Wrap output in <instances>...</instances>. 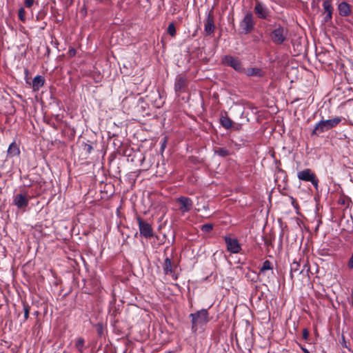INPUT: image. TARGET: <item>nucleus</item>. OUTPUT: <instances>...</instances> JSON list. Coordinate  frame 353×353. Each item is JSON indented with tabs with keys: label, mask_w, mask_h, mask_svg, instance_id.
<instances>
[{
	"label": "nucleus",
	"mask_w": 353,
	"mask_h": 353,
	"mask_svg": "<svg viewBox=\"0 0 353 353\" xmlns=\"http://www.w3.org/2000/svg\"><path fill=\"white\" fill-rule=\"evenodd\" d=\"M341 121L342 117H336L327 120H321L316 123L312 134L319 136L320 134L336 127Z\"/></svg>",
	"instance_id": "obj_1"
},
{
	"label": "nucleus",
	"mask_w": 353,
	"mask_h": 353,
	"mask_svg": "<svg viewBox=\"0 0 353 353\" xmlns=\"http://www.w3.org/2000/svg\"><path fill=\"white\" fill-rule=\"evenodd\" d=\"M190 317L192 319V330L193 332H196L199 327H201L210 321L208 312L205 309L190 314Z\"/></svg>",
	"instance_id": "obj_2"
},
{
	"label": "nucleus",
	"mask_w": 353,
	"mask_h": 353,
	"mask_svg": "<svg viewBox=\"0 0 353 353\" xmlns=\"http://www.w3.org/2000/svg\"><path fill=\"white\" fill-rule=\"evenodd\" d=\"M288 30L279 24L275 26L274 28L271 31L270 37L275 45H281L288 41Z\"/></svg>",
	"instance_id": "obj_3"
},
{
	"label": "nucleus",
	"mask_w": 353,
	"mask_h": 353,
	"mask_svg": "<svg viewBox=\"0 0 353 353\" xmlns=\"http://www.w3.org/2000/svg\"><path fill=\"white\" fill-rule=\"evenodd\" d=\"M297 177L301 181L311 182V183L314 185L315 189L318 190L319 179L316 177L315 173L312 172L310 169L307 168L298 172Z\"/></svg>",
	"instance_id": "obj_4"
},
{
	"label": "nucleus",
	"mask_w": 353,
	"mask_h": 353,
	"mask_svg": "<svg viewBox=\"0 0 353 353\" xmlns=\"http://www.w3.org/2000/svg\"><path fill=\"white\" fill-rule=\"evenodd\" d=\"M254 28V17L251 12H248L240 22V28L242 33L247 34L250 33Z\"/></svg>",
	"instance_id": "obj_5"
},
{
	"label": "nucleus",
	"mask_w": 353,
	"mask_h": 353,
	"mask_svg": "<svg viewBox=\"0 0 353 353\" xmlns=\"http://www.w3.org/2000/svg\"><path fill=\"white\" fill-rule=\"evenodd\" d=\"M254 10L257 17L261 19L268 20L271 16V12L267 6L257 0L255 1Z\"/></svg>",
	"instance_id": "obj_6"
},
{
	"label": "nucleus",
	"mask_w": 353,
	"mask_h": 353,
	"mask_svg": "<svg viewBox=\"0 0 353 353\" xmlns=\"http://www.w3.org/2000/svg\"><path fill=\"white\" fill-rule=\"evenodd\" d=\"M30 196L26 191L15 194L13 196V204L19 209L25 208L28 206Z\"/></svg>",
	"instance_id": "obj_7"
},
{
	"label": "nucleus",
	"mask_w": 353,
	"mask_h": 353,
	"mask_svg": "<svg viewBox=\"0 0 353 353\" xmlns=\"http://www.w3.org/2000/svg\"><path fill=\"white\" fill-rule=\"evenodd\" d=\"M227 250L232 254H238L241 251V246L236 238L230 236L224 237Z\"/></svg>",
	"instance_id": "obj_8"
},
{
	"label": "nucleus",
	"mask_w": 353,
	"mask_h": 353,
	"mask_svg": "<svg viewBox=\"0 0 353 353\" xmlns=\"http://www.w3.org/2000/svg\"><path fill=\"white\" fill-rule=\"evenodd\" d=\"M222 61L225 65L232 67L239 72H243V68L242 66L241 62L238 58L227 55L223 58Z\"/></svg>",
	"instance_id": "obj_9"
},
{
	"label": "nucleus",
	"mask_w": 353,
	"mask_h": 353,
	"mask_svg": "<svg viewBox=\"0 0 353 353\" xmlns=\"http://www.w3.org/2000/svg\"><path fill=\"white\" fill-rule=\"evenodd\" d=\"M137 222L141 236L147 239L153 236V230L150 223L143 221L140 217H137Z\"/></svg>",
	"instance_id": "obj_10"
},
{
	"label": "nucleus",
	"mask_w": 353,
	"mask_h": 353,
	"mask_svg": "<svg viewBox=\"0 0 353 353\" xmlns=\"http://www.w3.org/2000/svg\"><path fill=\"white\" fill-rule=\"evenodd\" d=\"M176 202L179 205V210L182 214L190 212L193 207V201L189 197L180 196L176 199Z\"/></svg>",
	"instance_id": "obj_11"
},
{
	"label": "nucleus",
	"mask_w": 353,
	"mask_h": 353,
	"mask_svg": "<svg viewBox=\"0 0 353 353\" xmlns=\"http://www.w3.org/2000/svg\"><path fill=\"white\" fill-rule=\"evenodd\" d=\"M188 80L185 74H178L174 82V90L176 92H182L188 86Z\"/></svg>",
	"instance_id": "obj_12"
},
{
	"label": "nucleus",
	"mask_w": 353,
	"mask_h": 353,
	"mask_svg": "<svg viewBox=\"0 0 353 353\" xmlns=\"http://www.w3.org/2000/svg\"><path fill=\"white\" fill-rule=\"evenodd\" d=\"M214 17L212 14L210 12L204 21V32L205 34L210 35L214 32Z\"/></svg>",
	"instance_id": "obj_13"
},
{
	"label": "nucleus",
	"mask_w": 353,
	"mask_h": 353,
	"mask_svg": "<svg viewBox=\"0 0 353 353\" xmlns=\"http://www.w3.org/2000/svg\"><path fill=\"white\" fill-rule=\"evenodd\" d=\"M7 152L9 157H18L21 153L19 145L14 141L10 144Z\"/></svg>",
	"instance_id": "obj_14"
},
{
	"label": "nucleus",
	"mask_w": 353,
	"mask_h": 353,
	"mask_svg": "<svg viewBox=\"0 0 353 353\" xmlns=\"http://www.w3.org/2000/svg\"><path fill=\"white\" fill-rule=\"evenodd\" d=\"M45 83L44 78L41 75L36 76L32 80V89L34 91L39 90L43 86Z\"/></svg>",
	"instance_id": "obj_15"
},
{
	"label": "nucleus",
	"mask_w": 353,
	"mask_h": 353,
	"mask_svg": "<svg viewBox=\"0 0 353 353\" xmlns=\"http://www.w3.org/2000/svg\"><path fill=\"white\" fill-rule=\"evenodd\" d=\"M243 72L249 77H261L263 74L261 70L257 68H243Z\"/></svg>",
	"instance_id": "obj_16"
},
{
	"label": "nucleus",
	"mask_w": 353,
	"mask_h": 353,
	"mask_svg": "<svg viewBox=\"0 0 353 353\" xmlns=\"http://www.w3.org/2000/svg\"><path fill=\"white\" fill-rule=\"evenodd\" d=\"M338 9L340 15L343 17L349 15L351 12L350 7L346 2H341L339 3Z\"/></svg>",
	"instance_id": "obj_17"
},
{
	"label": "nucleus",
	"mask_w": 353,
	"mask_h": 353,
	"mask_svg": "<svg viewBox=\"0 0 353 353\" xmlns=\"http://www.w3.org/2000/svg\"><path fill=\"white\" fill-rule=\"evenodd\" d=\"M340 343L343 353H353V350L350 347V343L346 341L345 336L343 335L341 337V341H340Z\"/></svg>",
	"instance_id": "obj_18"
},
{
	"label": "nucleus",
	"mask_w": 353,
	"mask_h": 353,
	"mask_svg": "<svg viewBox=\"0 0 353 353\" xmlns=\"http://www.w3.org/2000/svg\"><path fill=\"white\" fill-rule=\"evenodd\" d=\"M163 272L165 274H172L173 270L172 268V262L171 260L166 257L164 260V263L163 265Z\"/></svg>",
	"instance_id": "obj_19"
},
{
	"label": "nucleus",
	"mask_w": 353,
	"mask_h": 353,
	"mask_svg": "<svg viewBox=\"0 0 353 353\" xmlns=\"http://www.w3.org/2000/svg\"><path fill=\"white\" fill-rule=\"evenodd\" d=\"M220 122L223 127L225 129H229L232 126V121L228 116H222L220 118Z\"/></svg>",
	"instance_id": "obj_20"
},
{
	"label": "nucleus",
	"mask_w": 353,
	"mask_h": 353,
	"mask_svg": "<svg viewBox=\"0 0 353 353\" xmlns=\"http://www.w3.org/2000/svg\"><path fill=\"white\" fill-rule=\"evenodd\" d=\"M271 270H272V264L270 261L266 260L263 262L259 272L260 274H264L265 271Z\"/></svg>",
	"instance_id": "obj_21"
},
{
	"label": "nucleus",
	"mask_w": 353,
	"mask_h": 353,
	"mask_svg": "<svg viewBox=\"0 0 353 353\" xmlns=\"http://www.w3.org/2000/svg\"><path fill=\"white\" fill-rule=\"evenodd\" d=\"M214 152L217 155L222 157H225L230 155V154L229 150L225 148H219L215 150Z\"/></svg>",
	"instance_id": "obj_22"
},
{
	"label": "nucleus",
	"mask_w": 353,
	"mask_h": 353,
	"mask_svg": "<svg viewBox=\"0 0 353 353\" xmlns=\"http://www.w3.org/2000/svg\"><path fill=\"white\" fill-rule=\"evenodd\" d=\"M323 6L325 13H332L333 8L330 0H325L323 3Z\"/></svg>",
	"instance_id": "obj_23"
},
{
	"label": "nucleus",
	"mask_w": 353,
	"mask_h": 353,
	"mask_svg": "<svg viewBox=\"0 0 353 353\" xmlns=\"http://www.w3.org/2000/svg\"><path fill=\"white\" fill-rule=\"evenodd\" d=\"M300 265L298 262L294 261L290 264V276L292 279L294 272L299 270Z\"/></svg>",
	"instance_id": "obj_24"
},
{
	"label": "nucleus",
	"mask_w": 353,
	"mask_h": 353,
	"mask_svg": "<svg viewBox=\"0 0 353 353\" xmlns=\"http://www.w3.org/2000/svg\"><path fill=\"white\" fill-rule=\"evenodd\" d=\"M84 343H85L84 339L82 338H79L76 341L75 346L77 348V350H79V352L81 353L83 352Z\"/></svg>",
	"instance_id": "obj_25"
},
{
	"label": "nucleus",
	"mask_w": 353,
	"mask_h": 353,
	"mask_svg": "<svg viewBox=\"0 0 353 353\" xmlns=\"http://www.w3.org/2000/svg\"><path fill=\"white\" fill-rule=\"evenodd\" d=\"M168 32L170 36L174 37L176 35V28L173 23H170L168 27Z\"/></svg>",
	"instance_id": "obj_26"
},
{
	"label": "nucleus",
	"mask_w": 353,
	"mask_h": 353,
	"mask_svg": "<svg viewBox=\"0 0 353 353\" xmlns=\"http://www.w3.org/2000/svg\"><path fill=\"white\" fill-rule=\"evenodd\" d=\"M213 228V225L210 223L204 224L201 226V230L204 232H210Z\"/></svg>",
	"instance_id": "obj_27"
},
{
	"label": "nucleus",
	"mask_w": 353,
	"mask_h": 353,
	"mask_svg": "<svg viewBox=\"0 0 353 353\" xmlns=\"http://www.w3.org/2000/svg\"><path fill=\"white\" fill-rule=\"evenodd\" d=\"M26 11L23 8H21L19 10V19L24 22L26 21V17H25Z\"/></svg>",
	"instance_id": "obj_28"
},
{
	"label": "nucleus",
	"mask_w": 353,
	"mask_h": 353,
	"mask_svg": "<svg viewBox=\"0 0 353 353\" xmlns=\"http://www.w3.org/2000/svg\"><path fill=\"white\" fill-rule=\"evenodd\" d=\"M24 310V321H26L29 317L30 307L28 305H23Z\"/></svg>",
	"instance_id": "obj_29"
},
{
	"label": "nucleus",
	"mask_w": 353,
	"mask_h": 353,
	"mask_svg": "<svg viewBox=\"0 0 353 353\" xmlns=\"http://www.w3.org/2000/svg\"><path fill=\"white\" fill-rule=\"evenodd\" d=\"M93 150V148L91 145L85 143L83 145V150H85L87 153H90Z\"/></svg>",
	"instance_id": "obj_30"
},
{
	"label": "nucleus",
	"mask_w": 353,
	"mask_h": 353,
	"mask_svg": "<svg viewBox=\"0 0 353 353\" xmlns=\"http://www.w3.org/2000/svg\"><path fill=\"white\" fill-rule=\"evenodd\" d=\"M308 337H309V332H308L307 329H303V338L305 340H307Z\"/></svg>",
	"instance_id": "obj_31"
},
{
	"label": "nucleus",
	"mask_w": 353,
	"mask_h": 353,
	"mask_svg": "<svg viewBox=\"0 0 353 353\" xmlns=\"http://www.w3.org/2000/svg\"><path fill=\"white\" fill-rule=\"evenodd\" d=\"M33 3H34V0H26L25 1V5L28 8L32 7Z\"/></svg>",
	"instance_id": "obj_32"
},
{
	"label": "nucleus",
	"mask_w": 353,
	"mask_h": 353,
	"mask_svg": "<svg viewBox=\"0 0 353 353\" xmlns=\"http://www.w3.org/2000/svg\"><path fill=\"white\" fill-rule=\"evenodd\" d=\"M348 268L350 269H352L353 268V252H352V254L349 260V262H348Z\"/></svg>",
	"instance_id": "obj_33"
},
{
	"label": "nucleus",
	"mask_w": 353,
	"mask_h": 353,
	"mask_svg": "<svg viewBox=\"0 0 353 353\" xmlns=\"http://www.w3.org/2000/svg\"><path fill=\"white\" fill-rule=\"evenodd\" d=\"M325 21H328L330 20H331L332 17V13H325Z\"/></svg>",
	"instance_id": "obj_34"
},
{
	"label": "nucleus",
	"mask_w": 353,
	"mask_h": 353,
	"mask_svg": "<svg viewBox=\"0 0 353 353\" xmlns=\"http://www.w3.org/2000/svg\"><path fill=\"white\" fill-rule=\"evenodd\" d=\"M69 52L71 56H74L75 54V50L74 49L70 50Z\"/></svg>",
	"instance_id": "obj_35"
},
{
	"label": "nucleus",
	"mask_w": 353,
	"mask_h": 353,
	"mask_svg": "<svg viewBox=\"0 0 353 353\" xmlns=\"http://www.w3.org/2000/svg\"><path fill=\"white\" fill-rule=\"evenodd\" d=\"M302 350L303 351L304 353H310L306 348L305 347H301Z\"/></svg>",
	"instance_id": "obj_36"
}]
</instances>
